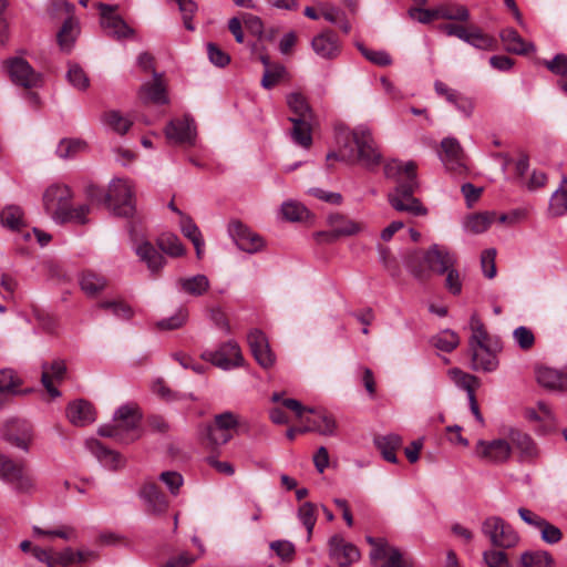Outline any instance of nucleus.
Returning <instances> with one entry per match:
<instances>
[{"label": "nucleus", "instance_id": "f257e3e1", "mask_svg": "<svg viewBox=\"0 0 567 567\" xmlns=\"http://www.w3.org/2000/svg\"><path fill=\"white\" fill-rule=\"evenodd\" d=\"M384 174L388 178H396L395 189L388 195L390 205L398 212H405L413 216H424L427 209L414 197L419 187L416 181V166L413 162L402 164L391 161L384 165Z\"/></svg>", "mask_w": 567, "mask_h": 567}, {"label": "nucleus", "instance_id": "f03ea898", "mask_svg": "<svg viewBox=\"0 0 567 567\" xmlns=\"http://www.w3.org/2000/svg\"><path fill=\"white\" fill-rule=\"evenodd\" d=\"M340 152H331L327 155V161L340 159L350 164L360 163L369 171H374L382 161V155L378 151L371 131L360 125L353 131L339 134Z\"/></svg>", "mask_w": 567, "mask_h": 567}, {"label": "nucleus", "instance_id": "7ed1b4c3", "mask_svg": "<svg viewBox=\"0 0 567 567\" xmlns=\"http://www.w3.org/2000/svg\"><path fill=\"white\" fill-rule=\"evenodd\" d=\"M142 413L136 404L121 405L114 413L112 423L103 424L97 433L122 444H130L142 436Z\"/></svg>", "mask_w": 567, "mask_h": 567}, {"label": "nucleus", "instance_id": "20e7f679", "mask_svg": "<svg viewBox=\"0 0 567 567\" xmlns=\"http://www.w3.org/2000/svg\"><path fill=\"white\" fill-rule=\"evenodd\" d=\"M423 260L426 264V269L419 264V252L410 255L406 260L408 269L420 280H424L429 277L427 270L437 275H444L445 271L456 265L457 257L447 247L433 244L424 252Z\"/></svg>", "mask_w": 567, "mask_h": 567}, {"label": "nucleus", "instance_id": "39448f33", "mask_svg": "<svg viewBox=\"0 0 567 567\" xmlns=\"http://www.w3.org/2000/svg\"><path fill=\"white\" fill-rule=\"evenodd\" d=\"M238 424V416L230 411L216 414L214 423L205 426L203 436L213 447L221 446L233 439V432Z\"/></svg>", "mask_w": 567, "mask_h": 567}, {"label": "nucleus", "instance_id": "423d86ee", "mask_svg": "<svg viewBox=\"0 0 567 567\" xmlns=\"http://www.w3.org/2000/svg\"><path fill=\"white\" fill-rule=\"evenodd\" d=\"M105 204L117 216L130 217L135 212L132 186L127 181H113L105 196Z\"/></svg>", "mask_w": 567, "mask_h": 567}, {"label": "nucleus", "instance_id": "0eeeda50", "mask_svg": "<svg viewBox=\"0 0 567 567\" xmlns=\"http://www.w3.org/2000/svg\"><path fill=\"white\" fill-rule=\"evenodd\" d=\"M482 533L495 547L512 548L519 540V537L513 527L499 516L485 518L482 523Z\"/></svg>", "mask_w": 567, "mask_h": 567}, {"label": "nucleus", "instance_id": "6e6552de", "mask_svg": "<svg viewBox=\"0 0 567 567\" xmlns=\"http://www.w3.org/2000/svg\"><path fill=\"white\" fill-rule=\"evenodd\" d=\"M202 358L223 370L240 367L244 362L240 348L235 341H227L217 350H206Z\"/></svg>", "mask_w": 567, "mask_h": 567}, {"label": "nucleus", "instance_id": "1a4fd4ad", "mask_svg": "<svg viewBox=\"0 0 567 567\" xmlns=\"http://www.w3.org/2000/svg\"><path fill=\"white\" fill-rule=\"evenodd\" d=\"M72 199V192L63 184H52L43 193L42 203L44 210L58 221Z\"/></svg>", "mask_w": 567, "mask_h": 567}, {"label": "nucleus", "instance_id": "9d476101", "mask_svg": "<svg viewBox=\"0 0 567 567\" xmlns=\"http://www.w3.org/2000/svg\"><path fill=\"white\" fill-rule=\"evenodd\" d=\"M0 478L14 486L19 492H29L33 488V480L24 472L21 463H16L0 453Z\"/></svg>", "mask_w": 567, "mask_h": 567}, {"label": "nucleus", "instance_id": "9b49d317", "mask_svg": "<svg viewBox=\"0 0 567 567\" xmlns=\"http://www.w3.org/2000/svg\"><path fill=\"white\" fill-rule=\"evenodd\" d=\"M7 70L11 81L25 89L37 87L41 84V74L22 58H12L7 61Z\"/></svg>", "mask_w": 567, "mask_h": 567}, {"label": "nucleus", "instance_id": "f8f14e48", "mask_svg": "<svg viewBox=\"0 0 567 567\" xmlns=\"http://www.w3.org/2000/svg\"><path fill=\"white\" fill-rule=\"evenodd\" d=\"M475 454L477 457L486 462L496 464L505 463L511 457L512 446L509 440H480L475 445Z\"/></svg>", "mask_w": 567, "mask_h": 567}, {"label": "nucleus", "instance_id": "ddd939ff", "mask_svg": "<svg viewBox=\"0 0 567 567\" xmlns=\"http://www.w3.org/2000/svg\"><path fill=\"white\" fill-rule=\"evenodd\" d=\"M228 233L236 246L243 251L255 254L264 247L262 238L240 220H231L228 225Z\"/></svg>", "mask_w": 567, "mask_h": 567}, {"label": "nucleus", "instance_id": "4468645a", "mask_svg": "<svg viewBox=\"0 0 567 567\" xmlns=\"http://www.w3.org/2000/svg\"><path fill=\"white\" fill-rule=\"evenodd\" d=\"M503 349L499 339L491 344L470 349L472 353V367L476 371L492 372L498 367L497 353Z\"/></svg>", "mask_w": 567, "mask_h": 567}, {"label": "nucleus", "instance_id": "2eb2a0df", "mask_svg": "<svg viewBox=\"0 0 567 567\" xmlns=\"http://www.w3.org/2000/svg\"><path fill=\"white\" fill-rule=\"evenodd\" d=\"M329 225L331 226L330 231L317 234L319 239L327 243H333L340 237L357 235L363 229L362 224L339 214L329 216Z\"/></svg>", "mask_w": 567, "mask_h": 567}, {"label": "nucleus", "instance_id": "dca6fc26", "mask_svg": "<svg viewBox=\"0 0 567 567\" xmlns=\"http://www.w3.org/2000/svg\"><path fill=\"white\" fill-rule=\"evenodd\" d=\"M247 341L255 360L260 367L269 369L275 364L276 357L270 349L266 334L261 330H251L247 336Z\"/></svg>", "mask_w": 567, "mask_h": 567}, {"label": "nucleus", "instance_id": "f3484780", "mask_svg": "<svg viewBox=\"0 0 567 567\" xmlns=\"http://www.w3.org/2000/svg\"><path fill=\"white\" fill-rule=\"evenodd\" d=\"M165 135L176 144L192 146L196 138L195 123L189 117L173 120L167 124Z\"/></svg>", "mask_w": 567, "mask_h": 567}, {"label": "nucleus", "instance_id": "a211bd4d", "mask_svg": "<svg viewBox=\"0 0 567 567\" xmlns=\"http://www.w3.org/2000/svg\"><path fill=\"white\" fill-rule=\"evenodd\" d=\"M101 25L105 33L115 39L128 38L134 34V30L126 22L114 13V8L107 4H101Z\"/></svg>", "mask_w": 567, "mask_h": 567}, {"label": "nucleus", "instance_id": "6ab92c4d", "mask_svg": "<svg viewBox=\"0 0 567 567\" xmlns=\"http://www.w3.org/2000/svg\"><path fill=\"white\" fill-rule=\"evenodd\" d=\"M329 555L340 567H349L360 558L359 549L353 544L347 543L340 535L330 538Z\"/></svg>", "mask_w": 567, "mask_h": 567}, {"label": "nucleus", "instance_id": "aec40b11", "mask_svg": "<svg viewBox=\"0 0 567 567\" xmlns=\"http://www.w3.org/2000/svg\"><path fill=\"white\" fill-rule=\"evenodd\" d=\"M507 437L511 446L518 451V458L522 463H534L539 457V450L527 433L511 429Z\"/></svg>", "mask_w": 567, "mask_h": 567}, {"label": "nucleus", "instance_id": "412c9836", "mask_svg": "<svg viewBox=\"0 0 567 567\" xmlns=\"http://www.w3.org/2000/svg\"><path fill=\"white\" fill-rule=\"evenodd\" d=\"M41 383L50 394L51 398H59L61 392L53 384V381L61 382L66 374V364L63 360L56 359L49 362H43L41 365Z\"/></svg>", "mask_w": 567, "mask_h": 567}, {"label": "nucleus", "instance_id": "4be33fe9", "mask_svg": "<svg viewBox=\"0 0 567 567\" xmlns=\"http://www.w3.org/2000/svg\"><path fill=\"white\" fill-rule=\"evenodd\" d=\"M140 497L146 505V511L154 515H162L168 508L166 496L154 482H145L140 491Z\"/></svg>", "mask_w": 567, "mask_h": 567}, {"label": "nucleus", "instance_id": "5701e85b", "mask_svg": "<svg viewBox=\"0 0 567 567\" xmlns=\"http://www.w3.org/2000/svg\"><path fill=\"white\" fill-rule=\"evenodd\" d=\"M86 447L103 466L110 470L116 471L125 464L124 457L118 452L109 450L97 440H87Z\"/></svg>", "mask_w": 567, "mask_h": 567}, {"label": "nucleus", "instance_id": "b1692460", "mask_svg": "<svg viewBox=\"0 0 567 567\" xmlns=\"http://www.w3.org/2000/svg\"><path fill=\"white\" fill-rule=\"evenodd\" d=\"M442 162L449 171L460 173L463 167V150L456 138L446 137L441 142Z\"/></svg>", "mask_w": 567, "mask_h": 567}, {"label": "nucleus", "instance_id": "393cba45", "mask_svg": "<svg viewBox=\"0 0 567 567\" xmlns=\"http://www.w3.org/2000/svg\"><path fill=\"white\" fill-rule=\"evenodd\" d=\"M66 416L76 426H85L95 420L93 405L85 400H78L68 405Z\"/></svg>", "mask_w": 567, "mask_h": 567}, {"label": "nucleus", "instance_id": "a878e982", "mask_svg": "<svg viewBox=\"0 0 567 567\" xmlns=\"http://www.w3.org/2000/svg\"><path fill=\"white\" fill-rule=\"evenodd\" d=\"M3 439L11 445L28 451L29 444L32 439V433L29 426L20 424L19 422L8 423L3 431Z\"/></svg>", "mask_w": 567, "mask_h": 567}, {"label": "nucleus", "instance_id": "bb28decb", "mask_svg": "<svg viewBox=\"0 0 567 567\" xmlns=\"http://www.w3.org/2000/svg\"><path fill=\"white\" fill-rule=\"evenodd\" d=\"M499 37L505 45V50L509 53L524 55L536 51L534 43L526 42L513 28L504 29Z\"/></svg>", "mask_w": 567, "mask_h": 567}, {"label": "nucleus", "instance_id": "cd10ccee", "mask_svg": "<svg viewBox=\"0 0 567 567\" xmlns=\"http://www.w3.org/2000/svg\"><path fill=\"white\" fill-rule=\"evenodd\" d=\"M135 252L153 274L159 272L166 262L163 255L147 240L136 245Z\"/></svg>", "mask_w": 567, "mask_h": 567}, {"label": "nucleus", "instance_id": "c85d7f7f", "mask_svg": "<svg viewBox=\"0 0 567 567\" xmlns=\"http://www.w3.org/2000/svg\"><path fill=\"white\" fill-rule=\"evenodd\" d=\"M311 45L315 52L323 59H332L339 52L338 39L331 31H326L315 37Z\"/></svg>", "mask_w": 567, "mask_h": 567}, {"label": "nucleus", "instance_id": "c756f323", "mask_svg": "<svg viewBox=\"0 0 567 567\" xmlns=\"http://www.w3.org/2000/svg\"><path fill=\"white\" fill-rule=\"evenodd\" d=\"M292 124L290 136L292 141L303 147L309 148L312 145V124L315 118H289Z\"/></svg>", "mask_w": 567, "mask_h": 567}, {"label": "nucleus", "instance_id": "7c9ffc66", "mask_svg": "<svg viewBox=\"0 0 567 567\" xmlns=\"http://www.w3.org/2000/svg\"><path fill=\"white\" fill-rule=\"evenodd\" d=\"M538 383L549 390L564 391L567 389V373L551 368L537 370Z\"/></svg>", "mask_w": 567, "mask_h": 567}, {"label": "nucleus", "instance_id": "2f4dec72", "mask_svg": "<svg viewBox=\"0 0 567 567\" xmlns=\"http://www.w3.org/2000/svg\"><path fill=\"white\" fill-rule=\"evenodd\" d=\"M141 95L146 102L155 104L168 103L166 90L162 81V75L154 72L153 82L146 83L141 87Z\"/></svg>", "mask_w": 567, "mask_h": 567}, {"label": "nucleus", "instance_id": "473e14b6", "mask_svg": "<svg viewBox=\"0 0 567 567\" xmlns=\"http://www.w3.org/2000/svg\"><path fill=\"white\" fill-rule=\"evenodd\" d=\"M176 287L181 292L193 297L203 296L209 289V280L205 275L182 277L176 280Z\"/></svg>", "mask_w": 567, "mask_h": 567}, {"label": "nucleus", "instance_id": "72a5a7b5", "mask_svg": "<svg viewBox=\"0 0 567 567\" xmlns=\"http://www.w3.org/2000/svg\"><path fill=\"white\" fill-rule=\"evenodd\" d=\"M374 444L385 461L393 464L398 463L395 452L402 445V439L399 435L389 434L384 436H378L374 439Z\"/></svg>", "mask_w": 567, "mask_h": 567}, {"label": "nucleus", "instance_id": "f704fd0d", "mask_svg": "<svg viewBox=\"0 0 567 567\" xmlns=\"http://www.w3.org/2000/svg\"><path fill=\"white\" fill-rule=\"evenodd\" d=\"M79 34L78 23L68 18L56 34V41L62 52L70 53Z\"/></svg>", "mask_w": 567, "mask_h": 567}, {"label": "nucleus", "instance_id": "c9c22d12", "mask_svg": "<svg viewBox=\"0 0 567 567\" xmlns=\"http://www.w3.org/2000/svg\"><path fill=\"white\" fill-rule=\"evenodd\" d=\"M310 413H313V417L306 419L307 423H310L313 426V432H317L321 435H333L337 424L333 416L324 411H316L312 409H308Z\"/></svg>", "mask_w": 567, "mask_h": 567}, {"label": "nucleus", "instance_id": "e433bc0d", "mask_svg": "<svg viewBox=\"0 0 567 567\" xmlns=\"http://www.w3.org/2000/svg\"><path fill=\"white\" fill-rule=\"evenodd\" d=\"M289 110L293 113V116L289 118H315L313 111L309 105L307 99L298 92L289 93L286 97Z\"/></svg>", "mask_w": 567, "mask_h": 567}, {"label": "nucleus", "instance_id": "4c0bfd02", "mask_svg": "<svg viewBox=\"0 0 567 567\" xmlns=\"http://www.w3.org/2000/svg\"><path fill=\"white\" fill-rule=\"evenodd\" d=\"M93 556L92 551L76 550L65 548L60 553H54L52 567H69L76 563H84Z\"/></svg>", "mask_w": 567, "mask_h": 567}, {"label": "nucleus", "instance_id": "58836bf2", "mask_svg": "<svg viewBox=\"0 0 567 567\" xmlns=\"http://www.w3.org/2000/svg\"><path fill=\"white\" fill-rule=\"evenodd\" d=\"M471 330L472 336L468 341L470 349L491 344L495 339H498L487 333L483 322L476 316H472L471 318Z\"/></svg>", "mask_w": 567, "mask_h": 567}, {"label": "nucleus", "instance_id": "ea45409f", "mask_svg": "<svg viewBox=\"0 0 567 567\" xmlns=\"http://www.w3.org/2000/svg\"><path fill=\"white\" fill-rule=\"evenodd\" d=\"M87 148L86 142L79 138H62L56 146V155L61 159L75 157Z\"/></svg>", "mask_w": 567, "mask_h": 567}, {"label": "nucleus", "instance_id": "a19ab883", "mask_svg": "<svg viewBox=\"0 0 567 567\" xmlns=\"http://www.w3.org/2000/svg\"><path fill=\"white\" fill-rule=\"evenodd\" d=\"M554 558L546 550L525 551L520 556L519 567H553Z\"/></svg>", "mask_w": 567, "mask_h": 567}, {"label": "nucleus", "instance_id": "79ce46f5", "mask_svg": "<svg viewBox=\"0 0 567 567\" xmlns=\"http://www.w3.org/2000/svg\"><path fill=\"white\" fill-rule=\"evenodd\" d=\"M1 225L12 230L24 226L23 210L17 205H8L0 212Z\"/></svg>", "mask_w": 567, "mask_h": 567}, {"label": "nucleus", "instance_id": "37998d69", "mask_svg": "<svg viewBox=\"0 0 567 567\" xmlns=\"http://www.w3.org/2000/svg\"><path fill=\"white\" fill-rule=\"evenodd\" d=\"M156 243L161 250L171 257H181L185 254V248L175 234H162Z\"/></svg>", "mask_w": 567, "mask_h": 567}, {"label": "nucleus", "instance_id": "c03bdc74", "mask_svg": "<svg viewBox=\"0 0 567 567\" xmlns=\"http://www.w3.org/2000/svg\"><path fill=\"white\" fill-rule=\"evenodd\" d=\"M549 214L554 217L563 216L567 212V178L563 179L561 186L553 194L549 202Z\"/></svg>", "mask_w": 567, "mask_h": 567}, {"label": "nucleus", "instance_id": "a18cd8bd", "mask_svg": "<svg viewBox=\"0 0 567 567\" xmlns=\"http://www.w3.org/2000/svg\"><path fill=\"white\" fill-rule=\"evenodd\" d=\"M466 43L480 50H494L496 48V40L485 33L477 27H471L467 33Z\"/></svg>", "mask_w": 567, "mask_h": 567}, {"label": "nucleus", "instance_id": "49530a36", "mask_svg": "<svg viewBox=\"0 0 567 567\" xmlns=\"http://www.w3.org/2000/svg\"><path fill=\"white\" fill-rule=\"evenodd\" d=\"M80 285L89 296H95L106 287V279L93 271L83 272Z\"/></svg>", "mask_w": 567, "mask_h": 567}, {"label": "nucleus", "instance_id": "de8ad7c7", "mask_svg": "<svg viewBox=\"0 0 567 567\" xmlns=\"http://www.w3.org/2000/svg\"><path fill=\"white\" fill-rule=\"evenodd\" d=\"M66 80L74 89L79 91H85L90 86V79L87 74L76 63H69Z\"/></svg>", "mask_w": 567, "mask_h": 567}, {"label": "nucleus", "instance_id": "09e8293b", "mask_svg": "<svg viewBox=\"0 0 567 567\" xmlns=\"http://www.w3.org/2000/svg\"><path fill=\"white\" fill-rule=\"evenodd\" d=\"M102 121L118 134H125L132 126V122L115 110L105 112Z\"/></svg>", "mask_w": 567, "mask_h": 567}, {"label": "nucleus", "instance_id": "8fccbe9b", "mask_svg": "<svg viewBox=\"0 0 567 567\" xmlns=\"http://www.w3.org/2000/svg\"><path fill=\"white\" fill-rule=\"evenodd\" d=\"M460 343V337L452 330H444L432 338V344L441 351L451 352Z\"/></svg>", "mask_w": 567, "mask_h": 567}, {"label": "nucleus", "instance_id": "3c124183", "mask_svg": "<svg viewBox=\"0 0 567 567\" xmlns=\"http://www.w3.org/2000/svg\"><path fill=\"white\" fill-rule=\"evenodd\" d=\"M449 374L453 382L461 389L467 392V395L475 392V388L478 384L476 377L465 373L462 370L454 368L449 371Z\"/></svg>", "mask_w": 567, "mask_h": 567}, {"label": "nucleus", "instance_id": "603ef678", "mask_svg": "<svg viewBox=\"0 0 567 567\" xmlns=\"http://www.w3.org/2000/svg\"><path fill=\"white\" fill-rule=\"evenodd\" d=\"M439 19L467 21L470 19V12L465 6H440L436 8Z\"/></svg>", "mask_w": 567, "mask_h": 567}, {"label": "nucleus", "instance_id": "864d4df0", "mask_svg": "<svg viewBox=\"0 0 567 567\" xmlns=\"http://www.w3.org/2000/svg\"><path fill=\"white\" fill-rule=\"evenodd\" d=\"M90 213V206L89 205H80L78 207H71L70 204L68 205L66 209L62 213L60 219L58 223H75V224H86L87 223V214Z\"/></svg>", "mask_w": 567, "mask_h": 567}, {"label": "nucleus", "instance_id": "5fc2aeb1", "mask_svg": "<svg viewBox=\"0 0 567 567\" xmlns=\"http://www.w3.org/2000/svg\"><path fill=\"white\" fill-rule=\"evenodd\" d=\"M188 318V311L185 308H179L172 317L162 319L156 322L159 330H175L185 324Z\"/></svg>", "mask_w": 567, "mask_h": 567}, {"label": "nucleus", "instance_id": "6e6d98bb", "mask_svg": "<svg viewBox=\"0 0 567 567\" xmlns=\"http://www.w3.org/2000/svg\"><path fill=\"white\" fill-rule=\"evenodd\" d=\"M298 517L301 523L305 525L308 532V538L311 537L313 527L317 522L316 517V505L311 502L303 503L298 511Z\"/></svg>", "mask_w": 567, "mask_h": 567}, {"label": "nucleus", "instance_id": "4d7b16f0", "mask_svg": "<svg viewBox=\"0 0 567 567\" xmlns=\"http://www.w3.org/2000/svg\"><path fill=\"white\" fill-rule=\"evenodd\" d=\"M20 383V379L12 370H0V393L16 394Z\"/></svg>", "mask_w": 567, "mask_h": 567}, {"label": "nucleus", "instance_id": "13d9d810", "mask_svg": "<svg viewBox=\"0 0 567 567\" xmlns=\"http://www.w3.org/2000/svg\"><path fill=\"white\" fill-rule=\"evenodd\" d=\"M493 223V215L489 214H476L471 216L465 227L468 231L473 234H481L484 233Z\"/></svg>", "mask_w": 567, "mask_h": 567}, {"label": "nucleus", "instance_id": "bf43d9fd", "mask_svg": "<svg viewBox=\"0 0 567 567\" xmlns=\"http://www.w3.org/2000/svg\"><path fill=\"white\" fill-rule=\"evenodd\" d=\"M367 542L372 546L370 551V559L374 565H377L379 560L385 559L390 548L392 547L383 538L375 539L371 536H368Z\"/></svg>", "mask_w": 567, "mask_h": 567}, {"label": "nucleus", "instance_id": "052dcab7", "mask_svg": "<svg viewBox=\"0 0 567 567\" xmlns=\"http://www.w3.org/2000/svg\"><path fill=\"white\" fill-rule=\"evenodd\" d=\"M99 307L112 311L114 316L121 319L128 320L133 317L132 308L123 301H102Z\"/></svg>", "mask_w": 567, "mask_h": 567}, {"label": "nucleus", "instance_id": "680f3d73", "mask_svg": "<svg viewBox=\"0 0 567 567\" xmlns=\"http://www.w3.org/2000/svg\"><path fill=\"white\" fill-rule=\"evenodd\" d=\"M358 49L360 50L362 55L373 64H377L379 66H386L392 63L390 54L385 51L370 50L365 48L363 44H359Z\"/></svg>", "mask_w": 567, "mask_h": 567}, {"label": "nucleus", "instance_id": "e2e57ef3", "mask_svg": "<svg viewBox=\"0 0 567 567\" xmlns=\"http://www.w3.org/2000/svg\"><path fill=\"white\" fill-rule=\"evenodd\" d=\"M281 214L289 221H298L305 217L307 209L301 204L290 200L281 205Z\"/></svg>", "mask_w": 567, "mask_h": 567}, {"label": "nucleus", "instance_id": "0e129e2a", "mask_svg": "<svg viewBox=\"0 0 567 567\" xmlns=\"http://www.w3.org/2000/svg\"><path fill=\"white\" fill-rule=\"evenodd\" d=\"M538 532L540 533L542 539L549 545L557 544L563 538L561 530L546 519L539 526Z\"/></svg>", "mask_w": 567, "mask_h": 567}, {"label": "nucleus", "instance_id": "69168bd1", "mask_svg": "<svg viewBox=\"0 0 567 567\" xmlns=\"http://www.w3.org/2000/svg\"><path fill=\"white\" fill-rule=\"evenodd\" d=\"M513 338L522 350H529L535 343L533 331L524 326L514 330Z\"/></svg>", "mask_w": 567, "mask_h": 567}, {"label": "nucleus", "instance_id": "338daca9", "mask_svg": "<svg viewBox=\"0 0 567 567\" xmlns=\"http://www.w3.org/2000/svg\"><path fill=\"white\" fill-rule=\"evenodd\" d=\"M487 567H511L507 555L502 550L489 549L483 553Z\"/></svg>", "mask_w": 567, "mask_h": 567}, {"label": "nucleus", "instance_id": "774afa93", "mask_svg": "<svg viewBox=\"0 0 567 567\" xmlns=\"http://www.w3.org/2000/svg\"><path fill=\"white\" fill-rule=\"evenodd\" d=\"M544 65L554 74L567 75V54L558 53L551 60H546Z\"/></svg>", "mask_w": 567, "mask_h": 567}]
</instances>
